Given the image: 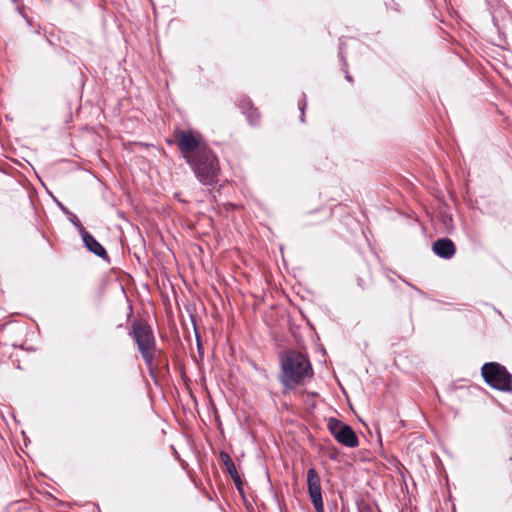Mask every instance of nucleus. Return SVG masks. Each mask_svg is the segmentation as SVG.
Masks as SVG:
<instances>
[{
    "instance_id": "f8f14e48",
    "label": "nucleus",
    "mask_w": 512,
    "mask_h": 512,
    "mask_svg": "<svg viewBox=\"0 0 512 512\" xmlns=\"http://www.w3.org/2000/svg\"><path fill=\"white\" fill-rule=\"evenodd\" d=\"M231 478L233 479L234 483H235V486L237 488V490L240 492V493H243V482L239 476L238 473L234 474V475H231Z\"/></svg>"
},
{
    "instance_id": "6e6552de",
    "label": "nucleus",
    "mask_w": 512,
    "mask_h": 512,
    "mask_svg": "<svg viewBox=\"0 0 512 512\" xmlns=\"http://www.w3.org/2000/svg\"><path fill=\"white\" fill-rule=\"evenodd\" d=\"M81 237H82L85 247L90 252L94 253L96 256H98L100 258H103V259L108 258L106 249L88 231L83 230Z\"/></svg>"
},
{
    "instance_id": "423d86ee",
    "label": "nucleus",
    "mask_w": 512,
    "mask_h": 512,
    "mask_svg": "<svg viewBox=\"0 0 512 512\" xmlns=\"http://www.w3.org/2000/svg\"><path fill=\"white\" fill-rule=\"evenodd\" d=\"M307 490L316 512H324L321 480L314 468L307 471Z\"/></svg>"
},
{
    "instance_id": "39448f33",
    "label": "nucleus",
    "mask_w": 512,
    "mask_h": 512,
    "mask_svg": "<svg viewBox=\"0 0 512 512\" xmlns=\"http://www.w3.org/2000/svg\"><path fill=\"white\" fill-rule=\"evenodd\" d=\"M327 427L338 443L349 448H355L358 446V436L348 424L343 423L337 418L331 417L328 419Z\"/></svg>"
},
{
    "instance_id": "ddd939ff",
    "label": "nucleus",
    "mask_w": 512,
    "mask_h": 512,
    "mask_svg": "<svg viewBox=\"0 0 512 512\" xmlns=\"http://www.w3.org/2000/svg\"><path fill=\"white\" fill-rule=\"evenodd\" d=\"M340 55H341V59L343 61V66H344V71H345V78L349 81V82H352L353 79L352 77L349 75L348 71H347V62L345 60V57H344V54H343V48L340 47Z\"/></svg>"
},
{
    "instance_id": "9b49d317",
    "label": "nucleus",
    "mask_w": 512,
    "mask_h": 512,
    "mask_svg": "<svg viewBox=\"0 0 512 512\" xmlns=\"http://www.w3.org/2000/svg\"><path fill=\"white\" fill-rule=\"evenodd\" d=\"M70 221L73 223V225L78 229L80 235L82 236V231L83 230H86L84 228V226L81 224V222L79 221V219L77 218L76 215L72 214L71 217H70Z\"/></svg>"
},
{
    "instance_id": "f03ea898",
    "label": "nucleus",
    "mask_w": 512,
    "mask_h": 512,
    "mask_svg": "<svg viewBox=\"0 0 512 512\" xmlns=\"http://www.w3.org/2000/svg\"><path fill=\"white\" fill-rule=\"evenodd\" d=\"M281 373L279 380L284 392L294 389L313 376V369L308 357L296 350H288L281 357Z\"/></svg>"
},
{
    "instance_id": "9d476101",
    "label": "nucleus",
    "mask_w": 512,
    "mask_h": 512,
    "mask_svg": "<svg viewBox=\"0 0 512 512\" xmlns=\"http://www.w3.org/2000/svg\"><path fill=\"white\" fill-rule=\"evenodd\" d=\"M219 458L221 460V463L225 469V471L231 476L234 475L237 472V469L235 467V464L228 453L225 451H221L219 454Z\"/></svg>"
},
{
    "instance_id": "4468645a",
    "label": "nucleus",
    "mask_w": 512,
    "mask_h": 512,
    "mask_svg": "<svg viewBox=\"0 0 512 512\" xmlns=\"http://www.w3.org/2000/svg\"><path fill=\"white\" fill-rule=\"evenodd\" d=\"M305 97H306L305 94H303V98H305ZM306 106H307V103H306L305 99H303V101L299 102V110L301 112V117H300L301 122L305 121V109H306Z\"/></svg>"
},
{
    "instance_id": "20e7f679",
    "label": "nucleus",
    "mask_w": 512,
    "mask_h": 512,
    "mask_svg": "<svg viewBox=\"0 0 512 512\" xmlns=\"http://www.w3.org/2000/svg\"><path fill=\"white\" fill-rule=\"evenodd\" d=\"M481 374L490 387L502 392L512 391V375L505 366L497 362H488L482 366Z\"/></svg>"
},
{
    "instance_id": "1a4fd4ad",
    "label": "nucleus",
    "mask_w": 512,
    "mask_h": 512,
    "mask_svg": "<svg viewBox=\"0 0 512 512\" xmlns=\"http://www.w3.org/2000/svg\"><path fill=\"white\" fill-rule=\"evenodd\" d=\"M243 113L246 114L247 120L250 125L254 126L259 123L260 115L258 110L253 106L249 99H244L241 103Z\"/></svg>"
},
{
    "instance_id": "0eeeda50",
    "label": "nucleus",
    "mask_w": 512,
    "mask_h": 512,
    "mask_svg": "<svg viewBox=\"0 0 512 512\" xmlns=\"http://www.w3.org/2000/svg\"><path fill=\"white\" fill-rule=\"evenodd\" d=\"M433 252L440 258L450 259L456 252L455 245L449 238H441L436 240L432 246Z\"/></svg>"
},
{
    "instance_id": "7ed1b4c3",
    "label": "nucleus",
    "mask_w": 512,
    "mask_h": 512,
    "mask_svg": "<svg viewBox=\"0 0 512 512\" xmlns=\"http://www.w3.org/2000/svg\"><path fill=\"white\" fill-rule=\"evenodd\" d=\"M129 335L135 341L148 370L153 373L156 356V340L151 326L144 321H134Z\"/></svg>"
},
{
    "instance_id": "f257e3e1",
    "label": "nucleus",
    "mask_w": 512,
    "mask_h": 512,
    "mask_svg": "<svg viewBox=\"0 0 512 512\" xmlns=\"http://www.w3.org/2000/svg\"><path fill=\"white\" fill-rule=\"evenodd\" d=\"M176 145L181 157L203 185L213 186L219 181L218 158L199 133L191 130L178 131Z\"/></svg>"
}]
</instances>
